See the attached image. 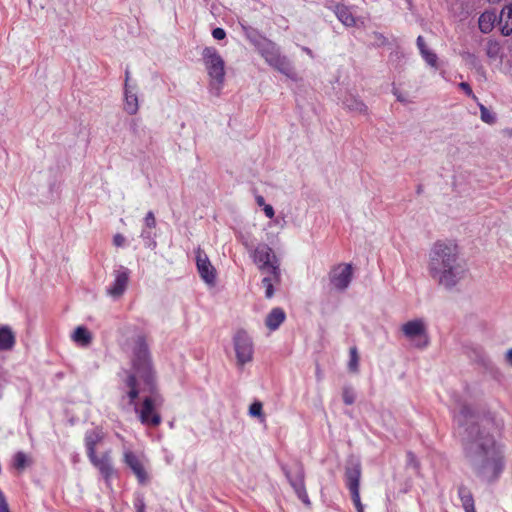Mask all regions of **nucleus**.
Here are the masks:
<instances>
[{"label": "nucleus", "mask_w": 512, "mask_h": 512, "mask_svg": "<svg viewBox=\"0 0 512 512\" xmlns=\"http://www.w3.org/2000/svg\"><path fill=\"white\" fill-rule=\"evenodd\" d=\"M457 433L462 438L465 458L475 475L483 482L494 483L506 467L504 445L496 441L491 417L479 418L471 407L463 405L454 415Z\"/></svg>", "instance_id": "1"}, {"label": "nucleus", "mask_w": 512, "mask_h": 512, "mask_svg": "<svg viewBox=\"0 0 512 512\" xmlns=\"http://www.w3.org/2000/svg\"><path fill=\"white\" fill-rule=\"evenodd\" d=\"M124 385L128 403L142 425L157 427L162 422L159 408L164 403L157 390L149 344L144 335H138L132 349V369L126 371Z\"/></svg>", "instance_id": "2"}, {"label": "nucleus", "mask_w": 512, "mask_h": 512, "mask_svg": "<svg viewBox=\"0 0 512 512\" xmlns=\"http://www.w3.org/2000/svg\"><path fill=\"white\" fill-rule=\"evenodd\" d=\"M428 272L439 286L454 288L465 274L458 245L449 240L435 242L429 252Z\"/></svg>", "instance_id": "3"}, {"label": "nucleus", "mask_w": 512, "mask_h": 512, "mask_svg": "<svg viewBox=\"0 0 512 512\" xmlns=\"http://www.w3.org/2000/svg\"><path fill=\"white\" fill-rule=\"evenodd\" d=\"M250 257L260 272L266 274L262 279L265 288V297L270 299L274 295V285L281 281L280 259L273 249L266 243H259L253 249Z\"/></svg>", "instance_id": "4"}, {"label": "nucleus", "mask_w": 512, "mask_h": 512, "mask_svg": "<svg viewBox=\"0 0 512 512\" xmlns=\"http://www.w3.org/2000/svg\"><path fill=\"white\" fill-rule=\"evenodd\" d=\"M259 54L265 59L266 63L285 75L287 78L296 80L297 76L291 61L280 52L277 44L267 38H260L255 42Z\"/></svg>", "instance_id": "5"}, {"label": "nucleus", "mask_w": 512, "mask_h": 512, "mask_svg": "<svg viewBox=\"0 0 512 512\" xmlns=\"http://www.w3.org/2000/svg\"><path fill=\"white\" fill-rule=\"evenodd\" d=\"M203 61L210 77L209 91L219 96L224 85L225 63L221 55L214 47H206L203 50Z\"/></svg>", "instance_id": "6"}, {"label": "nucleus", "mask_w": 512, "mask_h": 512, "mask_svg": "<svg viewBox=\"0 0 512 512\" xmlns=\"http://www.w3.org/2000/svg\"><path fill=\"white\" fill-rule=\"evenodd\" d=\"M233 347L236 356V364L243 368L251 363L254 357V343L247 331L240 329L233 335Z\"/></svg>", "instance_id": "7"}, {"label": "nucleus", "mask_w": 512, "mask_h": 512, "mask_svg": "<svg viewBox=\"0 0 512 512\" xmlns=\"http://www.w3.org/2000/svg\"><path fill=\"white\" fill-rule=\"evenodd\" d=\"M401 331L417 348H425L429 343L427 327L422 318H416L404 323Z\"/></svg>", "instance_id": "8"}, {"label": "nucleus", "mask_w": 512, "mask_h": 512, "mask_svg": "<svg viewBox=\"0 0 512 512\" xmlns=\"http://www.w3.org/2000/svg\"><path fill=\"white\" fill-rule=\"evenodd\" d=\"M282 471L285 474L287 480L292 486L293 490L297 494L298 498L305 504L309 505L310 500L305 488L304 483V468L301 464H296L293 469H289L287 466H282Z\"/></svg>", "instance_id": "9"}, {"label": "nucleus", "mask_w": 512, "mask_h": 512, "mask_svg": "<svg viewBox=\"0 0 512 512\" xmlns=\"http://www.w3.org/2000/svg\"><path fill=\"white\" fill-rule=\"evenodd\" d=\"M114 280L106 288V293L113 299L120 298L126 291L130 278V271L124 266H119L113 271Z\"/></svg>", "instance_id": "10"}, {"label": "nucleus", "mask_w": 512, "mask_h": 512, "mask_svg": "<svg viewBox=\"0 0 512 512\" xmlns=\"http://www.w3.org/2000/svg\"><path fill=\"white\" fill-rule=\"evenodd\" d=\"M329 280L336 290H346L352 280V266L350 264H339L333 267L329 273Z\"/></svg>", "instance_id": "11"}, {"label": "nucleus", "mask_w": 512, "mask_h": 512, "mask_svg": "<svg viewBox=\"0 0 512 512\" xmlns=\"http://www.w3.org/2000/svg\"><path fill=\"white\" fill-rule=\"evenodd\" d=\"M88 459L91 464L98 469L106 484L110 486L111 478L115 474V470L111 463L110 453L105 452L101 456L94 454L93 456H89Z\"/></svg>", "instance_id": "12"}, {"label": "nucleus", "mask_w": 512, "mask_h": 512, "mask_svg": "<svg viewBox=\"0 0 512 512\" xmlns=\"http://www.w3.org/2000/svg\"><path fill=\"white\" fill-rule=\"evenodd\" d=\"M124 463L131 469L133 474L137 477L140 484H144L148 475L142 460L131 450L126 449L124 451Z\"/></svg>", "instance_id": "13"}, {"label": "nucleus", "mask_w": 512, "mask_h": 512, "mask_svg": "<svg viewBox=\"0 0 512 512\" xmlns=\"http://www.w3.org/2000/svg\"><path fill=\"white\" fill-rule=\"evenodd\" d=\"M196 266L200 277L207 283L213 284L215 282V269L211 265L207 255L200 250L196 255Z\"/></svg>", "instance_id": "14"}, {"label": "nucleus", "mask_w": 512, "mask_h": 512, "mask_svg": "<svg viewBox=\"0 0 512 512\" xmlns=\"http://www.w3.org/2000/svg\"><path fill=\"white\" fill-rule=\"evenodd\" d=\"M361 465L359 461H351L345 469V482L350 493L359 492Z\"/></svg>", "instance_id": "15"}, {"label": "nucleus", "mask_w": 512, "mask_h": 512, "mask_svg": "<svg viewBox=\"0 0 512 512\" xmlns=\"http://www.w3.org/2000/svg\"><path fill=\"white\" fill-rule=\"evenodd\" d=\"M137 85L127 84L124 85V110L129 115H134L139 109Z\"/></svg>", "instance_id": "16"}, {"label": "nucleus", "mask_w": 512, "mask_h": 512, "mask_svg": "<svg viewBox=\"0 0 512 512\" xmlns=\"http://www.w3.org/2000/svg\"><path fill=\"white\" fill-rule=\"evenodd\" d=\"M337 19L346 27H353L356 24V18L352 13V8L344 3H337L332 8Z\"/></svg>", "instance_id": "17"}, {"label": "nucleus", "mask_w": 512, "mask_h": 512, "mask_svg": "<svg viewBox=\"0 0 512 512\" xmlns=\"http://www.w3.org/2000/svg\"><path fill=\"white\" fill-rule=\"evenodd\" d=\"M103 438V432L97 428L86 431L84 437V444L86 448L87 457L96 454V447L103 440Z\"/></svg>", "instance_id": "18"}, {"label": "nucleus", "mask_w": 512, "mask_h": 512, "mask_svg": "<svg viewBox=\"0 0 512 512\" xmlns=\"http://www.w3.org/2000/svg\"><path fill=\"white\" fill-rule=\"evenodd\" d=\"M343 106L350 112L359 113L363 115L368 114L367 105L358 97L353 94H347L342 100Z\"/></svg>", "instance_id": "19"}, {"label": "nucleus", "mask_w": 512, "mask_h": 512, "mask_svg": "<svg viewBox=\"0 0 512 512\" xmlns=\"http://www.w3.org/2000/svg\"><path fill=\"white\" fill-rule=\"evenodd\" d=\"M498 20L501 33L509 36L512 33V4L503 7Z\"/></svg>", "instance_id": "20"}, {"label": "nucleus", "mask_w": 512, "mask_h": 512, "mask_svg": "<svg viewBox=\"0 0 512 512\" xmlns=\"http://www.w3.org/2000/svg\"><path fill=\"white\" fill-rule=\"evenodd\" d=\"M285 318L286 314L284 310L280 307H275L267 315L265 325L269 330L275 331L284 322Z\"/></svg>", "instance_id": "21"}, {"label": "nucleus", "mask_w": 512, "mask_h": 512, "mask_svg": "<svg viewBox=\"0 0 512 512\" xmlns=\"http://www.w3.org/2000/svg\"><path fill=\"white\" fill-rule=\"evenodd\" d=\"M484 51L490 62H502L503 51L500 43L495 39H488L484 45Z\"/></svg>", "instance_id": "22"}, {"label": "nucleus", "mask_w": 512, "mask_h": 512, "mask_svg": "<svg viewBox=\"0 0 512 512\" xmlns=\"http://www.w3.org/2000/svg\"><path fill=\"white\" fill-rule=\"evenodd\" d=\"M458 497L465 512H476L474 498L468 487L460 485L458 487Z\"/></svg>", "instance_id": "23"}, {"label": "nucleus", "mask_w": 512, "mask_h": 512, "mask_svg": "<svg viewBox=\"0 0 512 512\" xmlns=\"http://www.w3.org/2000/svg\"><path fill=\"white\" fill-rule=\"evenodd\" d=\"M15 345V335L7 325L0 326V351H7Z\"/></svg>", "instance_id": "24"}, {"label": "nucleus", "mask_w": 512, "mask_h": 512, "mask_svg": "<svg viewBox=\"0 0 512 512\" xmlns=\"http://www.w3.org/2000/svg\"><path fill=\"white\" fill-rule=\"evenodd\" d=\"M497 20V15L493 11H485L483 12L478 20L479 29L483 33H489L494 28L495 22Z\"/></svg>", "instance_id": "25"}, {"label": "nucleus", "mask_w": 512, "mask_h": 512, "mask_svg": "<svg viewBox=\"0 0 512 512\" xmlns=\"http://www.w3.org/2000/svg\"><path fill=\"white\" fill-rule=\"evenodd\" d=\"M461 56L471 68L475 69L478 74L485 77L486 71L477 55L469 51H464Z\"/></svg>", "instance_id": "26"}, {"label": "nucleus", "mask_w": 512, "mask_h": 512, "mask_svg": "<svg viewBox=\"0 0 512 512\" xmlns=\"http://www.w3.org/2000/svg\"><path fill=\"white\" fill-rule=\"evenodd\" d=\"M72 339L80 346H87L90 344L92 337L87 328L79 326L74 330Z\"/></svg>", "instance_id": "27"}, {"label": "nucleus", "mask_w": 512, "mask_h": 512, "mask_svg": "<svg viewBox=\"0 0 512 512\" xmlns=\"http://www.w3.org/2000/svg\"><path fill=\"white\" fill-rule=\"evenodd\" d=\"M140 237L144 242L145 247L149 249H155L157 246L156 233L154 229L143 227L140 233Z\"/></svg>", "instance_id": "28"}, {"label": "nucleus", "mask_w": 512, "mask_h": 512, "mask_svg": "<svg viewBox=\"0 0 512 512\" xmlns=\"http://www.w3.org/2000/svg\"><path fill=\"white\" fill-rule=\"evenodd\" d=\"M349 362H348V368L351 372H358L359 368V355L358 350L356 347L350 348L349 351Z\"/></svg>", "instance_id": "29"}, {"label": "nucleus", "mask_w": 512, "mask_h": 512, "mask_svg": "<svg viewBox=\"0 0 512 512\" xmlns=\"http://www.w3.org/2000/svg\"><path fill=\"white\" fill-rule=\"evenodd\" d=\"M28 464L27 455L24 452H17L13 457V466L17 470H23Z\"/></svg>", "instance_id": "30"}, {"label": "nucleus", "mask_w": 512, "mask_h": 512, "mask_svg": "<svg viewBox=\"0 0 512 512\" xmlns=\"http://www.w3.org/2000/svg\"><path fill=\"white\" fill-rule=\"evenodd\" d=\"M479 109H480V118L483 122L492 124L495 122L496 117L495 115L483 104L478 103Z\"/></svg>", "instance_id": "31"}, {"label": "nucleus", "mask_w": 512, "mask_h": 512, "mask_svg": "<svg viewBox=\"0 0 512 512\" xmlns=\"http://www.w3.org/2000/svg\"><path fill=\"white\" fill-rule=\"evenodd\" d=\"M343 402L346 405H352L355 402L356 394L352 387L345 386L342 391Z\"/></svg>", "instance_id": "32"}, {"label": "nucleus", "mask_w": 512, "mask_h": 512, "mask_svg": "<svg viewBox=\"0 0 512 512\" xmlns=\"http://www.w3.org/2000/svg\"><path fill=\"white\" fill-rule=\"evenodd\" d=\"M421 56L429 66L437 68L438 57L436 53L429 49H426L425 51H422Z\"/></svg>", "instance_id": "33"}, {"label": "nucleus", "mask_w": 512, "mask_h": 512, "mask_svg": "<svg viewBox=\"0 0 512 512\" xmlns=\"http://www.w3.org/2000/svg\"><path fill=\"white\" fill-rule=\"evenodd\" d=\"M249 415L258 418L263 417V405L260 401H255L250 405Z\"/></svg>", "instance_id": "34"}, {"label": "nucleus", "mask_w": 512, "mask_h": 512, "mask_svg": "<svg viewBox=\"0 0 512 512\" xmlns=\"http://www.w3.org/2000/svg\"><path fill=\"white\" fill-rule=\"evenodd\" d=\"M136 512H145V501L142 494H137L133 501Z\"/></svg>", "instance_id": "35"}, {"label": "nucleus", "mask_w": 512, "mask_h": 512, "mask_svg": "<svg viewBox=\"0 0 512 512\" xmlns=\"http://www.w3.org/2000/svg\"><path fill=\"white\" fill-rule=\"evenodd\" d=\"M458 87L470 98L474 101L478 102V98L474 94L471 86L467 82H461L458 84Z\"/></svg>", "instance_id": "36"}, {"label": "nucleus", "mask_w": 512, "mask_h": 512, "mask_svg": "<svg viewBox=\"0 0 512 512\" xmlns=\"http://www.w3.org/2000/svg\"><path fill=\"white\" fill-rule=\"evenodd\" d=\"M143 227L155 229L156 219H155V215L152 211H148L147 214L145 215Z\"/></svg>", "instance_id": "37"}, {"label": "nucleus", "mask_w": 512, "mask_h": 512, "mask_svg": "<svg viewBox=\"0 0 512 512\" xmlns=\"http://www.w3.org/2000/svg\"><path fill=\"white\" fill-rule=\"evenodd\" d=\"M351 498H352L353 504H354L357 512H364V507H363V505L361 503V499H360V491L351 493Z\"/></svg>", "instance_id": "38"}, {"label": "nucleus", "mask_w": 512, "mask_h": 512, "mask_svg": "<svg viewBox=\"0 0 512 512\" xmlns=\"http://www.w3.org/2000/svg\"><path fill=\"white\" fill-rule=\"evenodd\" d=\"M212 36L216 40H223L226 37V32L223 28L217 27L212 30Z\"/></svg>", "instance_id": "39"}, {"label": "nucleus", "mask_w": 512, "mask_h": 512, "mask_svg": "<svg viewBox=\"0 0 512 512\" xmlns=\"http://www.w3.org/2000/svg\"><path fill=\"white\" fill-rule=\"evenodd\" d=\"M124 242H125V237L122 235V234H116L114 237H113V243L115 246L117 247H121L124 245Z\"/></svg>", "instance_id": "40"}, {"label": "nucleus", "mask_w": 512, "mask_h": 512, "mask_svg": "<svg viewBox=\"0 0 512 512\" xmlns=\"http://www.w3.org/2000/svg\"><path fill=\"white\" fill-rule=\"evenodd\" d=\"M407 462L408 465L413 466L414 468L418 467L416 456L412 452L407 453Z\"/></svg>", "instance_id": "41"}, {"label": "nucleus", "mask_w": 512, "mask_h": 512, "mask_svg": "<svg viewBox=\"0 0 512 512\" xmlns=\"http://www.w3.org/2000/svg\"><path fill=\"white\" fill-rule=\"evenodd\" d=\"M416 44H417V47L420 51V54L422 53V51H425L427 48L426 44H425V40L422 36H418L417 37V40H416Z\"/></svg>", "instance_id": "42"}, {"label": "nucleus", "mask_w": 512, "mask_h": 512, "mask_svg": "<svg viewBox=\"0 0 512 512\" xmlns=\"http://www.w3.org/2000/svg\"><path fill=\"white\" fill-rule=\"evenodd\" d=\"M263 211L266 215V217L272 219L275 215L274 209L270 204L264 205Z\"/></svg>", "instance_id": "43"}, {"label": "nucleus", "mask_w": 512, "mask_h": 512, "mask_svg": "<svg viewBox=\"0 0 512 512\" xmlns=\"http://www.w3.org/2000/svg\"><path fill=\"white\" fill-rule=\"evenodd\" d=\"M242 244L244 245V247L246 248V250L249 252V254L251 255V253L253 252V249L255 248V246L248 240V239H243L242 240Z\"/></svg>", "instance_id": "44"}, {"label": "nucleus", "mask_w": 512, "mask_h": 512, "mask_svg": "<svg viewBox=\"0 0 512 512\" xmlns=\"http://www.w3.org/2000/svg\"><path fill=\"white\" fill-rule=\"evenodd\" d=\"M3 505L5 506V508H9L5 496L0 490V512H2Z\"/></svg>", "instance_id": "45"}, {"label": "nucleus", "mask_w": 512, "mask_h": 512, "mask_svg": "<svg viewBox=\"0 0 512 512\" xmlns=\"http://www.w3.org/2000/svg\"><path fill=\"white\" fill-rule=\"evenodd\" d=\"M256 203H257L259 206H262V207H264V205H267V204L265 203L264 197H263V196H260V195L256 197Z\"/></svg>", "instance_id": "46"}, {"label": "nucleus", "mask_w": 512, "mask_h": 512, "mask_svg": "<svg viewBox=\"0 0 512 512\" xmlns=\"http://www.w3.org/2000/svg\"><path fill=\"white\" fill-rule=\"evenodd\" d=\"M302 50L311 58H314V54L312 50L308 47H302Z\"/></svg>", "instance_id": "47"}, {"label": "nucleus", "mask_w": 512, "mask_h": 512, "mask_svg": "<svg viewBox=\"0 0 512 512\" xmlns=\"http://www.w3.org/2000/svg\"><path fill=\"white\" fill-rule=\"evenodd\" d=\"M127 84H131L130 83V72L128 69L125 71V85H127Z\"/></svg>", "instance_id": "48"}, {"label": "nucleus", "mask_w": 512, "mask_h": 512, "mask_svg": "<svg viewBox=\"0 0 512 512\" xmlns=\"http://www.w3.org/2000/svg\"><path fill=\"white\" fill-rule=\"evenodd\" d=\"M506 359L512 365V349L507 352Z\"/></svg>", "instance_id": "49"}, {"label": "nucleus", "mask_w": 512, "mask_h": 512, "mask_svg": "<svg viewBox=\"0 0 512 512\" xmlns=\"http://www.w3.org/2000/svg\"><path fill=\"white\" fill-rule=\"evenodd\" d=\"M394 94L396 95L398 101L405 102V99L403 98V96H401L400 94H398L396 92H394Z\"/></svg>", "instance_id": "50"}, {"label": "nucleus", "mask_w": 512, "mask_h": 512, "mask_svg": "<svg viewBox=\"0 0 512 512\" xmlns=\"http://www.w3.org/2000/svg\"><path fill=\"white\" fill-rule=\"evenodd\" d=\"M2 512H10V511H9V508H5V506L3 505Z\"/></svg>", "instance_id": "51"}]
</instances>
